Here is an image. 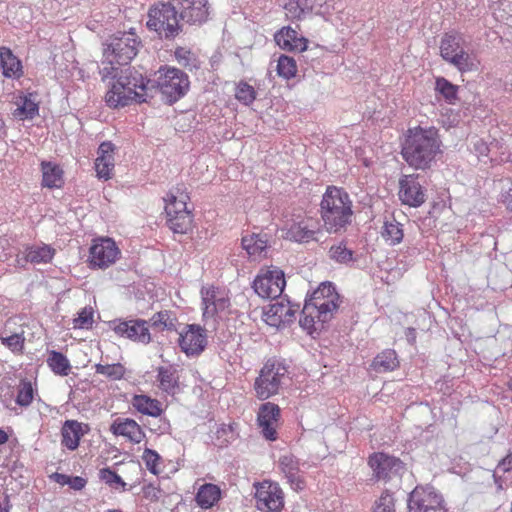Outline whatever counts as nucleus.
Returning <instances> with one entry per match:
<instances>
[{
  "mask_svg": "<svg viewBox=\"0 0 512 512\" xmlns=\"http://www.w3.org/2000/svg\"><path fill=\"white\" fill-rule=\"evenodd\" d=\"M141 40L133 29L128 32H117L104 43L102 79L112 78L114 82L106 93L107 106L113 109L130 105L133 102H147L152 89L148 79L128 66L139 52Z\"/></svg>",
  "mask_w": 512,
  "mask_h": 512,
  "instance_id": "obj_1",
  "label": "nucleus"
},
{
  "mask_svg": "<svg viewBox=\"0 0 512 512\" xmlns=\"http://www.w3.org/2000/svg\"><path fill=\"white\" fill-rule=\"evenodd\" d=\"M442 141L435 127L417 126L407 131L402 144V157L410 167L427 170L436 162Z\"/></svg>",
  "mask_w": 512,
  "mask_h": 512,
  "instance_id": "obj_2",
  "label": "nucleus"
},
{
  "mask_svg": "<svg viewBox=\"0 0 512 512\" xmlns=\"http://www.w3.org/2000/svg\"><path fill=\"white\" fill-rule=\"evenodd\" d=\"M342 300L332 282H322L316 290L307 295L299 320L300 326L309 334L315 324L329 322L337 312Z\"/></svg>",
  "mask_w": 512,
  "mask_h": 512,
  "instance_id": "obj_3",
  "label": "nucleus"
},
{
  "mask_svg": "<svg viewBox=\"0 0 512 512\" xmlns=\"http://www.w3.org/2000/svg\"><path fill=\"white\" fill-rule=\"evenodd\" d=\"M352 200L349 194L336 186H328L320 203L323 226L329 233H342L352 222Z\"/></svg>",
  "mask_w": 512,
  "mask_h": 512,
  "instance_id": "obj_4",
  "label": "nucleus"
},
{
  "mask_svg": "<svg viewBox=\"0 0 512 512\" xmlns=\"http://www.w3.org/2000/svg\"><path fill=\"white\" fill-rule=\"evenodd\" d=\"M179 19L176 4L160 2L149 9L146 26L156 32L160 39L173 40L183 30Z\"/></svg>",
  "mask_w": 512,
  "mask_h": 512,
  "instance_id": "obj_5",
  "label": "nucleus"
},
{
  "mask_svg": "<svg viewBox=\"0 0 512 512\" xmlns=\"http://www.w3.org/2000/svg\"><path fill=\"white\" fill-rule=\"evenodd\" d=\"M148 80L151 82L149 86L152 89L149 91L150 96L147 100L152 98L153 91L158 89L163 100L170 105L184 97L190 87L188 75L175 67L160 68L157 81Z\"/></svg>",
  "mask_w": 512,
  "mask_h": 512,
  "instance_id": "obj_6",
  "label": "nucleus"
},
{
  "mask_svg": "<svg viewBox=\"0 0 512 512\" xmlns=\"http://www.w3.org/2000/svg\"><path fill=\"white\" fill-rule=\"evenodd\" d=\"M288 366L276 358L268 359L261 368L254 382L255 395L260 400H266L279 393L289 379Z\"/></svg>",
  "mask_w": 512,
  "mask_h": 512,
  "instance_id": "obj_7",
  "label": "nucleus"
},
{
  "mask_svg": "<svg viewBox=\"0 0 512 512\" xmlns=\"http://www.w3.org/2000/svg\"><path fill=\"white\" fill-rule=\"evenodd\" d=\"M441 57L462 72L471 71L475 64L472 57L460 45V38L446 33L440 42Z\"/></svg>",
  "mask_w": 512,
  "mask_h": 512,
  "instance_id": "obj_8",
  "label": "nucleus"
},
{
  "mask_svg": "<svg viewBox=\"0 0 512 512\" xmlns=\"http://www.w3.org/2000/svg\"><path fill=\"white\" fill-rule=\"evenodd\" d=\"M256 507L262 512H281L284 507V493L279 484L263 481L255 485Z\"/></svg>",
  "mask_w": 512,
  "mask_h": 512,
  "instance_id": "obj_9",
  "label": "nucleus"
},
{
  "mask_svg": "<svg viewBox=\"0 0 512 512\" xmlns=\"http://www.w3.org/2000/svg\"><path fill=\"white\" fill-rule=\"evenodd\" d=\"M285 285L284 272L274 268L258 275L253 282V289L262 298L276 299L283 293Z\"/></svg>",
  "mask_w": 512,
  "mask_h": 512,
  "instance_id": "obj_10",
  "label": "nucleus"
},
{
  "mask_svg": "<svg viewBox=\"0 0 512 512\" xmlns=\"http://www.w3.org/2000/svg\"><path fill=\"white\" fill-rule=\"evenodd\" d=\"M120 250L111 238L94 240L89 252V262L93 268H107L117 260Z\"/></svg>",
  "mask_w": 512,
  "mask_h": 512,
  "instance_id": "obj_11",
  "label": "nucleus"
},
{
  "mask_svg": "<svg viewBox=\"0 0 512 512\" xmlns=\"http://www.w3.org/2000/svg\"><path fill=\"white\" fill-rule=\"evenodd\" d=\"M179 347L187 356L200 355L207 345L206 330L197 324H188L179 333Z\"/></svg>",
  "mask_w": 512,
  "mask_h": 512,
  "instance_id": "obj_12",
  "label": "nucleus"
},
{
  "mask_svg": "<svg viewBox=\"0 0 512 512\" xmlns=\"http://www.w3.org/2000/svg\"><path fill=\"white\" fill-rule=\"evenodd\" d=\"M398 196L402 204L419 207L426 201L425 190L418 181V175H403L399 180Z\"/></svg>",
  "mask_w": 512,
  "mask_h": 512,
  "instance_id": "obj_13",
  "label": "nucleus"
},
{
  "mask_svg": "<svg viewBox=\"0 0 512 512\" xmlns=\"http://www.w3.org/2000/svg\"><path fill=\"white\" fill-rule=\"evenodd\" d=\"M280 420V408L272 402H266L259 407L257 423L261 433L266 440L277 439L276 427Z\"/></svg>",
  "mask_w": 512,
  "mask_h": 512,
  "instance_id": "obj_14",
  "label": "nucleus"
},
{
  "mask_svg": "<svg viewBox=\"0 0 512 512\" xmlns=\"http://www.w3.org/2000/svg\"><path fill=\"white\" fill-rule=\"evenodd\" d=\"M114 332L132 341L148 344L151 341L148 322L142 319L119 321L113 327Z\"/></svg>",
  "mask_w": 512,
  "mask_h": 512,
  "instance_id": "obj_15",
  "label": "nucleus"
},
{
  "mask_svg": "<svg viewBox=\"0 0 512 512\" xmlns=\"http://www.w3.org/2000/svg\"><path fill=\"white\" fill-rule=\"evenodd\" d=\"M369 465L377 479H388L403 468L402 462L384 453H376L369 458Z\"/></svg>",
  "mask_w": 512,
  "mask_h": 512,
  "instance_id": "obj_16",
  "label": "nucleus"
},
{
  "mask_svg": "<svg viewBox=\"0 0 512 512\" xmlns=\"http://www.w3.org/2000/svg\"><path fill=\"white\" fill-rule=\"evenodd\" d=\"M203 316L205 318H213L219 312L224 311L230 305L229 298L217 288L211 287L201 290Z\"/></svg>",
  "mask_w": 512,
  "mask_h": 512,
  "instance_id": "obj_17",
  "label": "nucleus"
},
{
  "mask_svg": "<svg viewBox=\"0 0 512 512\" xmlns=\"http://www.w3.org/2000/svg\"><path fill=\"white\" fill-rule=\"evenodd\" d=\"M442 503V497L436 492L430 489L416 487L409 495L408 509L409 512H421L424 509Z\"/></svg>",
  "mask_w": 512,
  "mask_h": 512,
  "instance_id": "obj_18",
  "label": "nucleus"
},
{
  "mask_svg": "<svg viewBox=\"0 0 512 512\" xmlns=\"http://www.w3.org/2000/svg\"><path fill=\"white\" fill-rule=\"evenodd\" d=\"M278 466L293 490L301 491L305 488V481L300 475L299 460L294 455H282Z\"/></svg>",
  "mask_w": 512,
  "mask_h": 512,
  "instance_id": "obj_19",
  "label": "nucleus"
},
{
  "mask_svg": "<svg viewBox=\"0 0 512 512\" xmlns=\"http://www.w3.org/2000/svg\"><path fill=\"white\" fill-rule=\"evenodd\" d=\"M89 431L88 424L77 420H66L61 428V444L74 451L78 448L80 439Z\"/></svg>",
  "mask_w": 512,
  "mask_h": 512,
  "instance_id": "obj_20",
  "label": "nucleus"
},
{
  "mask_svg": "<svg viewBox=\"0 0 512 512\" xmlns=\"http://www.w3.org/2000/svg\"><path fill=\"white\" fill-rule=\"evenodd\" d=\"M269 238L267 233H251L242 237L241 244L250 258L260 260L267 256Z\"/></svg>",
  "mask_w": 512,
  "mask_h": 512,
  "instance_id": "obj_21",
  "label": "nucleus"
},
{
  "mask_svg": "<svg viewBox=\"0 0 512 512\" xmlns=\"http://www.w3.org/2000/svg\"><path fill=\"white\" fill-rule=\"evenodd\" d=\"M114 145L107 141L102 142L97 151L95 170L99 179L108 180L111 178L114 169Z\"/></svg>",
  "mask_w": 512,
  "mask_h": 512,
  "instance_id": "obj_22",
  "label": "nucleus"
},
{
  "mask_svg": "<svg viewBox=\"0 0 512 512\" xmlns=\"http://www.w3.org/2000/svg\"><path fill=\"white\" fill-rule=\"evenodd\" d=\"M110 431L116 436L126 437L132 443H140L145 437L141 426L130 418H117L110 426Z\"/></svg>",
  "mask_w": 512,
  "mask_h": 512,
  "instance_id": "obj_23",
  "label": "nucleus"
},
{
  "mask_svg": "<svg viewBox=\"0 0 512 512\" xmlns=\"http://www.w3.org/2000/svg\"><path fill=\"white\" fill-rule=\"evenodd\" d=\"M274 38L283 50L303 52L307 49V39L299 36L298 32L290 27H283Z\"/></svg>",
  "mask_w": 512,
  "mask_h": 512,
  "instance_id": "obj_24",
  "label": "nucleus"
},
{
  "mask_svg": "<svg viewBox=\"0 0 512 512\" xmlns=\"http://www.w3.org/2000/svg\"><path fill=\"white\" fill-rule=\"evenodd\" d=\"M179 378V371L174 365L157 368L158 387L168 395H175L179 391Z\"/></svg>",
  "mask_w": 512,
  "mask_h": 512,
  "instance_id": "obj_25",
  "label": "nucleus"
},
{
  "mask_svg": "<svg viewBox=\"0 0 512 512\" xmlns=\"http://www.w3.org/2000/svg\"><path fill=\"white\" fill-rule=\"evenodd\" d=\"M316 230L312 219H303L293 223L287 230V238L299 243L314 239Z\"/></svg>",
  "mask_w": 512,
  "mask_h": 512,
  "instance_id": "obj_26",
  "label": "nucleus"
},
{
  "mask_svg": "<svg viewBox=\"0 0 512 512\" xmlns=\"http://www.w3.org/2000/svg\"><path fill=\"white\" fill-rule=\"evenodd\" d=\"M381 237L390 246L400 244L404 238L403 224L394 216L386 217L381 229Z\"/></svg>",
  "mask_w": 512,
  "mask_h": 512,
  "instance_id": "obj_27",
  "label": "nucleus"
},
{
  "mask_svg": "<svg viewBox=\"0 0 512 512\" xmlns=\"http://www.w3.org/2000/svg\"><path fill=\"white\" fill-rule=\"evenodd\" d=\"M131 403L138 412L144 415L159 417L163 413L161 402L144 394L134 395Z\"/></svg>",
  "mask_w": 512,
  "mask_h": 512,
  "instance_id": "obj_28",
  "label": "nucleus"
},
{
  "mask_svg": "<svg viewBox=\"0 0 512 512\" xmlns=\"http://www.w3.org/2000/svg\"><path fill=\"white\" fill-rule=\"evenodd\" d=\"M0 63L5 77L18 78L22 74V65L20 60L13 55L9 48H0Z\"/></svg>",
  "mask_w": 512,
  "mask_h": 512,
  "instance_id": "obj_29",
  "label": "nucleus"
},
{
  "mask_svg": "<svg viewBox=\"0 0 512 512\" xmlns=\"http://www.w3.org/2000/svg\"><path fill=\"white\" fill-rule=\"evenodd\" d=\"M220 497V488L215 484L206 483L198 489L195 500L202 509H209L219 501Z\"/></svg>",
  "mask_w": 512,
  "mask_h": 512,
  "instance_id": "obj_30",
  "label": "nucleus"
},
{
  "mask_svg": "<svg viewBox=\"0 0 512 512\" xmlns=\"http://www.w3.org/2000/svg\"><path fill=\"white\" fill-rule=\"evenodd\" d=\"M55 249L50 245H32L26 248L25 261L32 264L50 263L55 255Z\"/></svg>",
  "mask_w": 512,
  "mask_h": 512,
  "instance_id": "obj_31",
  "label": "nucleus"
},
{
  "mask_svg": "<svg viewBox=\"0 0 512 512\" xmlns=\"http://www.w3.org/2000/svg\"><path fill=\"white\" fill-rule=\"evenodd\" d=\"M192 224L191 211H180L174 215H167V225L174 233L187 234L191 231Z\"/></svg>",
  "mask_w": 512,
  "mask_h": 512,
  "instance_id": "obj_32",
  "label": "nucleus"
},
{
  "mask_svg": "<svg viewBox=\"0 0 512 512\" xmlns=\"http://www.w3.org/2000/svg\"><path fill=\"white\" fill-rule=\"evenodd\" d=\"M41 170H42V186L48 187V188H57L60 187L63 179L62 169L52 163V162H46L43 161L41 163Z\"/></svg>",
  "mask_w": 512,
  "mask_h": 512,
  "instance_id": "obj_33",
  "label": "nucleus"
},
{
  "mask_svg": "<svg viewBox=\"0 0 512 512\" xmlns=\"http://www.w3.org/2000/svg\"><path fill=\"white\" fill-rule=\"evenodd\" d=\"M399 366L396 352L386 349L379 353L372 362L373 369L378 373L393 371Z\"/></svg>",
  "mask_w": 512,
  "mask_h": 512,
  "instance_id": "obj_34",
  "label": "nucleus"
},
{
  "mask_svg": "<svg viewBox=\"0 0 512 512\" xmlns=\"http://www.w3.org/2000/svg\"><path fill=\"white\" fill-rule=\"evenodd\" d=\"M299 305H285L282 302L272 304L267 312L269 317L275 318L278 322H292Z\"/></svg>",
  "mask_w": 512,
  "mask_h": 512,
  "instance_id": "obj_35",
  "label": "nucleus"
},
{
  "mask_svg": "<svg viewBox=\"0 0 512 512\" xmlns=\"http://www.w3.org/2000/svg\"><path fill=\"white\" fill-rule=\"evenodd\" d=\"M189 200V196L185 192H180V189L177 188V194L174 192H170L165 199V212L166 215H174L180 211H189L187 208V201Z\"/></svg>",
  "mask_w": 512,
  "mask_h": 512,
  "instance_id": "obj_36",
  "label": "nucleus"
},
{
  "mask_svg": "<svg viewBox=\"0 0 512 512\" xmlns=\"http://www.w3.org/2000/svg\"><path fill=\"white\" fill-rule=\"evenodd\" d=\"M177 318L173 312L169 310H162L155 313L149 320L153 328L158 330L174 331L176 330Z\"/></svg>",
  "mask_w": 512,
  "mask_h": 512,
  "instance_id": "obj_37",
  "label": "nucleus"
},
{
  "mask_svg": "<svg viewBox=\"0 0 512 512\" xmlns=\"http://www.w3.org/2000/svg\"><path fill=\"white\" fill-rule=\"evenodd\" d=\"M47 364L58 375L67 376L71 371V365L67 357L58 351H51L47 358Z\"/></svg>",
  "mask_w": 512,
  "mask_h": 512,
  "instance_id": "obj_38",
  "label": "nucleus"
},
{
  "mask_svg": "<svg viewBox=\"0 0 512 512\" xmlns=\"http://www.w3.org/2000/svg\"><path fill=\"white\" fill-rule=\"evenodd\" d=\"M174 57L183 68L193 71L200 68V61L197 56L185 47H177L174 51Z\"/></svg>",
  "mask_w": 512,
  "mask_h": 512,
  "instance_id": "obj_39",
  "label": "nucleus"
},
{
  "mask_svg": "<svg viewBox=\"0 0 512 512\" xmlns=\"http://www.w3.org/2000/svg\"><path fill=\"white\" fill-rule=\"evenodd\" d=\"M329 256L335 262L344 265H350L356 261V257H354V251L347 248L346 244L343 242L331 246L329 249Z\"/></svg>",
  "mask_w": 512,
  "mask_h": 512,
  "instance_id": "obj_40",
  "label": "nucleus"
},
{
  "mask_svg": "<svg viewBox=\"0 0 512 512\" xmlns=\"http://www.w3.org/2000/svg\"><path fill=\"white\" fill-rule=\"evenodd\" d=\"M95 372L111 380H120L124 377L126 369L121 363L95 365Z\"/></svg>",
  "mask_w": 512,
  "mask_h": 512,
  "instance_id": "obj_41",
  "label": "nucleus"
},
{
  "mask_svg": "<svg viewBox=\"0 0 512 512\" xmlns=\"http://www.w3.org/2000/svg\"><path fill=\"white\" fill-rule=\"evenodd\" d=\"M276 69L280 77L289 80L296 76V61L292 57L281 55L278 58Z\"/></svg>",
  "mask_w": 512,
  "mask_h": 512,
  "instance_id": "obj_42",
  "label": "nucleus"
},
{
  "mask_svg": "<svg viewBox=\"0 0 512 512\" xmlns=\"http://www.w3.org/2000/svg\"><path fill=\"white\" fill-rule=\"evenodd\" d=\"M39 106L31 99V94L23 98L22 104L16 109L14 115L21 119H33L38 115Z\"/></svg>",
  "mask_w": 512,
  "mask_h": 512,
  "instance_id": "obj_43",
  "label": "nucleus"
},
{
  "mask_svg": "<svg viewBox=\"0 0 512 512\" xmlns=\"http://www.w3.org/2000/svg\"><path fill=\"white\" fill-rule=\"evenodd\" d=\"M34 397V390L30 381L21 380L18 385L16 403L21 407L31 404Z\"/></svg>",
  "mask_w": 512,
  "mask_h": 512,
  "instance_id": "obj_44",
  "label": "nucleus"
},
{
  "mask_svg": "<svg viewBox=\"0 0 512 512\" xmlns=\"http://www.w3.org/2000/svg\"><path fill=\"white\" fill-rule=\"evenodd\" d=\"M436 91H438L449 103L457 98V87L443 77L436 79Z\"/></svg>",
  "mask_w": 512,
  "mask_h": 512,
  "instance_id": "obj_45",
  "label": "nucleus"
},
{
  "mask_svg": "<svg viewBox=\"0 0 512 512\" xmlns=\"http://www.w3.org/2000/svg\"><path fill=\"white\" fill-rule=\"evenodd\" d=\"M235 97L241 103L250 105L256 99V91L253 86L241 81L236 88Z\"/></svg>",
  "mask_w": 512,
  "mask_h": 512,
  "instance_id": "obj_46",
  "label": "nucleus"
},
{
  "mask_svg": "<svg viewBox=\"0 0 512 512\" xmlns=\"http://www.w3.org/2000/svg\"><path fill=\"white\" fill-rule=\"evenodd\" d=\"M142 459L147 467V469L154 475H158L160 470L158 465L161 461V456L153 449L145 448Z\"/></svg>",
  "mask_w": 512,
  "mask_h": 512,
  "instance_id": "obj_47",
  "label": "nucleus"
},
{
  "mask_svg": "<svg viewBox=\"0 0 512 512\" xmlns=\"http://www.w3.org/2000/svg\"><path fill=\"white\" fill-rule=\"evenodd\" d=\"M1 343L10 349L13 353H22L25 338L22 334L15 333L8 337H0Z\"/></svg>",
  "mask_w": 512,
  "mask_h": 512,
  "instance_id": "obj_48",
  "label": "nucleus"
},
{
  "mask_svg": "<svg viewBox=\"0 0 512 512\" xmlns=\"http://www.w3.org/2000/svg\"><path fill=\"white\" fill-rule=\"evenodd\" d=\"M373 512H394V498L391 493L385 491L375 502Z\"/></svg>",
  "mask_w": 512,
  "mask_h": 512,
  "instance_id": "obj_49",
  "label": "nucleus"
},
{
  "mask_svg": "<svg viewBox=\"0 0 512 512\" xmlns=\"http://www.w3.org/2000/svg\"><path fill=\"white\" fill-rule=\"evenodd\" d=\"M100 479L110 486L114 484L120 485L123 488L126 486V483L122 480V478L115 471L108 467L100 470Z\"/></svg>",
  "mask_w": 512,
  "mask_h": 512,
  "instance_id": "obj_50",
  "label": "nucleus"
},
{
  "mask_svg": "<svg viewBox=\"0 0 512 512\" xmlns=\"http://www.w3.org/2000/svg\"><path fill=\"white\" fill-rule=\"evenodd\" d=\"M92 322V310L84 308L78 313V317L74 319V328H87L92 324Z\"/></svg>",
  "mask_w": 512,
  "mask_h": 512,
  "instance_id": "obj_51",
  "label": "nucleus"
},
{
  "mask_svg": "<svg viewBox=\"0 0 512 512\" xmlns=\"http://www.w3.org/2000/svg\"><path fill=\"white\" fill-rule=\"evenodd\" d=\"M143 496L144 498L150 500L151 502L158 501L160 498L161 490L159 487H156L154 484L149 483L143 486Z\"/></svg>",
  "mask_w": 512,
  "mask_h": 512,
  "instance_id": "obj_52",
  "label": "nucleus"
},
{
  "mask_svg": "<svg viewBox=\"0 0 512 512\" xmlns=\"http://www.w3.org/2000/svg\"><path fill=\"white\" fill-rule=\"evenodd\" d=\"M86 483H87V481L83 477L70 476L69 487L71 489H74L77 491L82 490L85 487Z\"/></svg>",
  "mask_w": 512,
  "mask_h": 512,
  "instance_id": "obj_53",
  "label": "nucleus"
},
{
  "mask_svg": "<svg viewBox=\"0 0 512 512\" xmlns=\"http://www.w3.org/2000/svg\"><path fill=\"white\" fill-rule=\"evenodd\" d=\"M499 467L507 472L512 470V453H509L499 464Z\"/></svg>",
  "mask_w": 512,
  "mask_h": 512,
  "instance_id": "obj_54",
  "label": "nucleus"
},
{
  "mask_svg": "<svg viewBox=\"0 0 512 512\" xmlns=\"http://www.w3.org/2000/svg\"><path fill=\"white\" fill-rule=\"evenodd\" d=\"M54 477V480L64 486V485H68L69 486V482H70V476L69 475H65V474H61V473H55L53 475Z\"/></svg>",
  "mask_w": 512,
  "mask_h": 512,
  "instance_id": "obj_55",
  "label": "nucleus"
},
{
  "mask_svg": "<svg viewBox=\"0 0 512 512\" xmlns=\"http://www.w3.org/2000/svg\"><path fill=\"white\" fill-rule=\"evenodd\" d=\"M475 149L480 155H487L489 148L485 142L479 140L475 143Z\"/></svg>",
  "mask_w": 512,
  "mask_h": 512,
  "instance_id": "obj_56",
  "label": "nucleus"
},
{
  "mask_svg": "<svg viewBox=\"0 0 512 512\" xmlns=\"http://www.w3.org/2000/svg\"><path fill=\"white\" fill-rule=\"evenodd\" d=\"M506 208L512 212V188L506 192L503 199Z\"/></svg>",
  "mask_w": 512,
  "mask_h": 512,
  "instance_id": "obj_57",
  "label": "nucleus"
},
{
  "mask_svg": "<svg viewBox=\"0 0 512 512\" xmlns=\"http://www.w3.org/2000/svg\"><path fill=\"white\" fill-rule=\"evenodd\" d=\"M292 1L295 2L297 7H299L301 9V11H304V9L308 7V5H307L308 0H292Z\"/></svg>",
  "mask_w": 512,
  "mask_h": 512,
  "instance_id": "obj_58",
  "label": "nucleus"
},
{
  "mask_svg": "<svg viewBox=\"0 0 512 512\" xmlns=\"http://www.w3.org/2000/svg\"><path fill=\"white\" fill-rule=\"evenodd\" d=\"M8 438V434L4 430L0 429V445L6 443Z\"/></svg>",
  "mask_w": 512,
  "mask_h": 512,
  "instance_id": "obj_59",
  "label": "nucleus"
},
{
  "mask_svg": "<svg viewBox=\"0 0 512 512\" xmlns=\"http://www.w3.org/2000/svg\"><path fill=\"white\" fill-rule=\"evenodd\" d=\"M106 512H122V511L119 509H109Z\"/></svg>",
  "mask_w": 512,
  "mask_h": 512,
  "instance_id": "obj_60",
  "label": "nucleus"
}]
</instances>
